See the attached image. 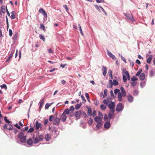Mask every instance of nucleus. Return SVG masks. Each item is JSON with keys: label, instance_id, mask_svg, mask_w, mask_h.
Masks as SVG:
<instances>
[{"label": "nucleus", "instance_id": "obj_7", "mask_svg": "<svg viewBox=\"0 0 155 155\" xmlns=\"http://www.w3.org/2000/svg\"><path fill=\"white\" fill-rule=\"evenodd\" d=\"M123 109V106L122 104L120 103H119L117 105L116 110L118 111L119 112L122 110Z\"/></svg>", "mask_w": 155, "mask_h": 155}, {"label": "nucleus", "instance_id": "obj_47", "mask_svg": "<svg viewBox=\"0 0 155 155\" xmlns=\"http://www.w3.org/2000/svg\"><path fill=\"white\" fill-rule=\"evenodd\" d=\"M141 72H142V70L141 69L139 70V71L137 72V73L136 74V75L137 76H139L140 75L141 73Z\"/></svg>", "mask_w": 155, "mask_h": 155}, {"label": "nucleus", "instance_id": "obj_33", "mask_svg": "<svg viewBox=\"0 0 155 155\" xmlns=\"http://www.w3.org/2000/svg\"><path fill=\"white\" fill-rule=\"evenodd\" d=\"M93 120L91 118H90L88 121V124L90 126H91L92 125L93 123Z\"/></svg>", "mask_w": 155, "mask_h": 155}, {"label": "nucleus", "instance_id": "obj_61", "mask_svg": "<svg viewBox=\"0 0 155 155\" xmlns=\"http://www.w3.org/2000/svg\"><path fill=\"white\" fill-rule=\"evenodd\" d=\"M85 96L87 99H88V98H89V95L87 93H85Z\"/></svg>", "mask_w": 155, "mask_h": 155}, {"label": "nucleus", "instance_id": "obj_37", "mask_svg": "<svg viewBox=\"0 0 155 155\" xmlns=\"http://www.w3.org/2000/svg\"><path fill=\"white\" fill-rule=\"evenodd\" d=\"M101 108L103 110H105L106 108V107L104 104H101L100 106Z\"/></svg>", "mask_w": 155, "mask_h": 155}, {"label": "nucleus", "instance_id": "obj_39", "mask_svg": "<svg viewBox=\"0 0 155 155\" xmlns=\"http://www.w3.org/2000/svg\"><path fill=\"white\" fill-rule=\"evenodd\" d=\"M155 72L153 71H151L150 72V77H152L154 76Z\"/></svg>", "mask_w": 155, "mask_h": 155}, {"label": "nucleus", "instance_id": "obj_62", "mask_svg": "<svg viewBox=\"0 0 155 155\" xmlns=\"http://www.w3.org/2000/svg\"><path fill=\"white\" fill-rule=\"evenodd\" d=\"M66 65V64H61L60 65L61 67H62V68H64L65 67Z\"/></svg>", "mask_w": 155, "mask_h": 155}, {"label": "nucleus", "instance_id": "obj_31", "mask_svg": "<svg viewBox=\"0 0 155 155\" xmlns=\"http://www.w3.org/2000/svg\"><path fill=\"white\" fill-rule=\"evenodd\" d=\"M112 83H113V85L115 86L117 85L118 84V81L115 80H113V82H112Z\"/></svg>", "mask_w": 155, "mask_h": 155}, {"label": "nucleus", "instance_id": "obj_27", "mask_svg": "<svg viewBox=\"0 0 155 155\" xmlns=\"http://www.w3.org/2000/svg\"><path fill=\"white\" fill-rule=\"evenodd\" d=\"M27 143L29 145H31L33 143V141L31 139L29 138L27 141Z\"/></svg>", "mask_w": 155, "mask_h": 155}, {"label": "nucleus", "instance_id": "obj_14", "mask_svg": "<svg viewBox=\"0 0 155 155\" xmlns=\"http://www.w3.org/2000/svg\"><path fill=\"white\" fill-rule=\"evenodd\" d=\"M107 54L110 57L112 58L113 60L116 59L115 57L108 50L107 51Z\"/></svg>", "mask_w": 155, "mask_h": 155}, {"label": "nucleus", "instance_id": "obj_49", "mask_svg": "<svg viewBox=\"0 0 155 155\" xmlns=\"http://www.w3.org/2000/svg\"><path fill=\"white\" fill-rule=\"evenodd\" d=\"M123 80L124 82H126L127 81V79L126 76L123 75Z\"/></svg>", "mask_w": 155, "mask_h": 155}, {"label": "nucleus", "instance_id": "obj_38", "mask_svg": "<svg viewBox=\"0 0 155 155\" xmlns=\"http://www.w3.org/2000/svg\"><path fill=\"white\" fill-rule=\"evenodd\" d=\"M0 87L2 89L4 88L5 90L7 89V86L5 84H3L2 85H1Z\"/></svg>", "mask_w": 155, "mask_h": 155}, {"label": "nucleus", "instance_id": "obj_3", "mask_svg": "<svg viewBox=\"0 0 155 155\" xmlns=\"http://www.w3.org/2000/svg\"><path fill=\"white\" fill-rule=\"evenodd\" d=\"M44 138V137L43 135H38V137H36L34 139V143H38L39 141H42Z\"/></svg>", "mask_w": 155, "mask_h": 155}, {"label": "nucleus", "instance_id": "obj_34", "mask_svg": "<svg viewBox=\"0 0 155 155\" xmlns=\"http://www.w3.org/2000/svg\"><path fill=\"white\" fill-rule=\"evenodd\" d=\"M123 71L124 72V73L127 76H128L129 75V73L128 71H126L125 69H124L123 70Z\"/></svg>", "mask_w": 155, "mask_h": 155}, {"label": "nucleus", "instance_id": "obj_51", "mask_svg": "<svg viewBox=\"0 0 155 155\" xmlns=\"http://www.w3.org/2000/svg\"><path fill=\"white\" fill-rule=\"evenodd\" d=\"M9 35L10 36H12V30L10 29L9 30Z\"/></svg>", "mask_w": 155, "mask_h": 155}, {"label": "nucleus", "instance_id": "obj_29", "mask_svg": "<svg viewBox=\"0 0 155 155\" xmlns=\"http://www.w3.org/2000/svg\"><path fill=\"white\" fill-rule=\"evenodd\" d=\"M107 89H105L104 91V94L103 96V98H104L107 97Z\"/></svg>", "mask_w": 155, "mask_h": 155}, {"label": "nucleus", "instance_id": "obj_22", "mask_svg": "<svg viewBox=\"0 0 155 155\" xmlns=\"http://www.w3.org/2000/svg\"><path fill=\"white\" fill-rule=\"evenodd\" d=\"M13 53L12 52L10 54H9V56L8 57L7 59L6 60V61H5L6 62H8L9 61V60H10L11 58H12V57L13 56Z\"/></svg>", "mask_w": 155, "mask_h": 155}, {"label": "nucleus", "instance_id": "obj_57", "mask_svg": "<svg viewBox=\"0 0 155 155\" xmlns=\"http://www.w3.org/2000/svg\"><path fill=\"white\" fill-rule=\"evenodd\" d=\"M18 37L17 35L16 34H15L13 38V39L14 40H15Z\"/></svg>", "mask_w": 155, "mask_h": 155}, {"label": "nucleus", "instance_id": "obj_58", "mask_svg": "<svg viewBox=\"0 0 155 155\" xmlns=\"http://www.w3.org/2000/svg\"><path fill=\"white\" fill-rule=\"evenodd\" d=\"M48 52L50 53H52L53 52L52 51L51 49V48L48 49Z\"/></svg>", "mask_w": 155, "mask_h": 155}, {"label": "nucleus", "instance_id": "obj_18", "mask_svg": "<svg viewBox=\"0 0 155 155\" xmlns=\"http://www.w3.org/2000/svg\"><path fill=\"white\" fill-rule=\"evenodd\" d=\"M110 123L109 122H106L104 125V127L106 129H109L110 128Z\"/></svg>", "mask_w": 155, "mask_h": 155}, {"label": "nucleus", "instance_id": "obj_19", "mask_svg": "<svg viewBox=\"0 0 155 155\" xmlns=\"http://www.w3.org/2000/svg\"><path fill=\"white\" fill-rule=\"evenodd\" d=\"M113 86L112 81L111 80H110L109 82V84L107 85V87L108 88H111Z\"/></svg>", "mask_w": 155, "mask_h": 155}, {"label": "nucleus", "instance_id": "obj_15", "mask_svg": "<svg viewBox=\"0 0 155 155\" xmlns=\"http://www.w3.org/2000/svg\"><path fill=\"white\" fill-rule=\"evenodd\" d=\"M94 119L95 121L97 123L102 122L101 118L99 117H96Z\"/></svg>", "mask_w": 155, "mask_h": 155}, {"label": "nucleus", "instance_id": "obj_56", "mask_svg": "<svg viewBox=\"0 0 155 155\" xmlns=\"http://www.w3.org/2000/svg\"><path fill=\"white\" fill-rule=\"evenodd\" d=\"M96 115V112L95 110L93 111L92 114V115L93 117H94Z\"/></svg>", "mask_w": 155, "mask_h": 155}, {"label": "nucleus", "instance_id": "obj_26", "mask_svg": "<svg viewBox=\"0 0 155 155\" xmlns=\"http://www.w3.org/2000/svg\"><path fill=\"white\" fill-rule=\"evenodd\" d=\"M102 122L97 123L96 126V127L98 128V129H99L100 128H101V126L102 125Z\"/></svg>", "mask_w": 155, "mask_h": 155}, {"label": "nucleus", "instance_id": "obj_45", "mask_svg": "<svg viewBox=\"0 0 155 155\" xmlns=\"http://www.w3.org/2000/svg\"><path fill=\"white\" fill-rule=\"evenodd\" d=\"M4 120L5 121L8 123H10L11 122V121L9 120L8 119H7V117H5Z\"/></svg>", "mask_w": 155, "mask_h": 155}, {"label": "nucleus", "instance_id": "obj_60", "mask_svg": "<svg viewBox=\"0 0 155 155\" xmlns=\"http://www.w3.org/2000/svg\"><path fill=\"white\" fill-rule=\"evenodd\" d=\"M109 75L110 76H112V71L111 70H109Z\"/></svg>", "mask_w": 155, "mask_h": 155}, {"label": "nucleus", "instance_id": "obj_54", "mask_svg": "<svg viewBox=\"0 0 155 155\" xmlns=\"http://www.w3.org/2000/svg\"><path fill=\"white\" fill-rule=\"evenodd\" d=\"M96 2L97 3L104 2V0H96Z\"/></svg>", "mask_w": 155, "mask_h": 155}, {"label": "nucleus", "instance_id": "obj_6", "mask_svg": "<svg viewBox=\"0 0 155 155\" xmlns=\"http://www.w3.org/2000/svg\"><path fill=\"white\" fill-rule=\"evenodd\" d=\"M6 124L4 125V129L6 128L9 130H11L13 128V127L11 124Z\"/></svg>", "mask_w": 155, "mask_h": 155}, {"label": "nucleus", "instance_id": "obj_43", "mask_svg": "<svg viewBox=\"0 0 155 155\" xmlns=\"http://www.w3.org/2000/svg\"><path fill=\"white\" fill-rule=\"evenodd\" d=\"M39 37L40 39L42 40L43 41H45V39L44 36L41 35H39Z\"/></svg>", "mask_w": 155, "mask_h": 155}, {"label": "nucleus", "instance_id": "obj_32", "mask_svg": "<svg viewBox=\"0 0 155 155\" xmlns=\"http://www.w3.org/2000/svg\"><path fill=\"white\" fill-rule=\"evenodd\" d=\"M2 12L3 13H5V6H2L1 8Z\"/></svg>", "mask_w": 155, "mask_h": 155}, {"label": "nucleus", "instance_id": "obj_53", "mask_svg": "<svg viewBox=\"0 0 155 155\" xmlns=\"http://www.w3.org/2000/svg\"><path fill=\"white\" fill-rule=\"evenodd\" d=\"M51 105V104H50V105L48 104V103H47V104H46L45 105V109H48V108Z\"/></svg>", "mask_w": 155, "mask_h": 155}, {"label": "nucleus", "instance_id": "obj_9", "mask_svg": "<svg viewBox=\"0 0 155 155\" xmlns=\"http://www.w3.org/2000/svg\"><path fill=\"white\" fill-rule=\"evenodd\" d=\"M60 121V119L57 117H56L54 119L53 124L55 125H58L59 124Z\"/></svg>", "mask_w": 155, "mask_h": 155}, {"label": "nucleus", "instance_id": "obj_46", "mask_svg": "<svg viewBox=\"0 0 155 155\" xmlns=\"http://www.w3.org/2000/svg\"><path fill=\"white\" fill-rule=\"evenodd\" d=\"M34 130V129L33 127H31L28 131V133H31Z\"/></svg>", "mask_w": 155, "mask_h": 155}, {"label": "nucleus", "instance_id": "obj_30", "mask_svg": "<svg viewBox=\"0 0 155 155\" xmlns=\"http://www.w3.org/2000/svg\"><path fill=\"white\" fill-rule=\"evenodd\" d=\"M78 27L79 28V29H80V31L81 34L82 36H84V33H83V32L82 31V29L81 28V26L80 25V24H78Z\"/></svg>", "mask_w": 155, "mask_h": 155}, {"label": "nucleus", "instance_id": "obj_13", "mask_svg": "<svg viewBox=\"0 0 155 155\" xmlns=\"http://www.w3.org/2000/svg\"><path fill=\"white\" fill-rule=\"evenodd\" d=\"M127 98L128 102H129L130 103L132 102L134 100L133 97L130 95H129L128 96H127Z\"/></svg>", "mask_w": 155, "mask_h": 155}, {"label": "nucleus", "instance_id": "obj_48", "mask_svg": "<svg viewBox=\"0 0 155 155\" xmlns=\"http://www.w3.org/2000/svg\"><path fill=\"white\" fill-rule=\"evenodd\" d=\"M74 107L73 106H71L70 107L69 110L70 112H73V111H74Z\"/></svg>", "mask_w": 155, "mask_h": 155}, {"label": "nucleus", "instance_id": "obj_59", "mask_svg": "<svg viewBox=\"0 0 155 155\" xmlns=\"http://www.w3.org/2000/svg\"><path fill=\"white\" fill-rule=\"evenodd\" d=\"M81 99H82L84 101V102H86V100L85 99V98H84V97L82 95L81 96Z\"/></svg>", "mask_w": 155, "mask_h": 155}, {"label": "nucleus", "instance_id": "obj_16", "mask_svg": "<svg viewBox=\"0 0 155 155\" xmlns=\"http://www.w3.org/2000/svg\"><path fill=\"white\" fill-rule=\"evenodd\" d=\"M114 110H111L109 111L108 115V117L110 118L111 119L113 116V115L114 114Z\"/></svg>", "mask_w": 155, "mask_h": 155}, {"label": "nucleus", "instance_id": "obj_5", "mask_svg": "<svg viewBox=\"0 0 155 155\" xmlns=\"http://www.w3.org/2000/svg\"><path fill=\"white\" fill-rule=\"evenodd\" d=\"M82 115V112L81 110H79L75 112V116L77 119H80L81 116Z\"/></svg>", "mask_w": 155, "mask_h": 155}, {"label": "nucleus", "instance_id": "obj_44", "mask_svg": "<svg viewBox=\"0 0 155 155\" xmlns=\"http://www.w3.org/2000/svg\"><path fill=\"white\" fill-rule=\"evenodd\" d=\"M120 90L119 89H115L114 91V93L115 94H116L117 93H119L120 92Z\"/></svg>", "mask_w": 155, "mask_h": 155}, {"label": "nucleus", "instance_id": "obj_40", "mask_svg": "<svg viewBox=\"0 0 155 155\" xmlns=\"http://www.w3.org/2000/svg\"><path fill=\"white\" fill-rule=\"evenodd\" d=\"M40 28H41L44 31H45V26L43 24H42L40 25Z\"/></svg>", "mask_w": 155, "mask_h": 155}, {"label": "nucleus", "instance_id": "obj_35", "mask_svg": "<svg viewBox=\"0 0 155 155\" xmlns=\"http://www.w3.org/2000/svg\"><path fill=\"white\" fill-rule=\"evenodd\" d=\"M81 104H77L75 106V108L76 109L78 110L81 107Z\"/></svg>", "mask_w": 155, "mask_h": 155}, {"label": "nucleus", "instance_id": "obj_11", "mask_svg": "<svg viewBox=\"0 0 155 155\" xmlns=\"http://www.w3.org/2000/svg\"><path fill=\"white\" fill-rule=\"evenodd\" d=\"M111 102V99L107 98V99L104 100L103 102L104 104L108 105Z\"/></svg>", "mask_w": 155, "mask_h": 155}, {"label": "nucleus", "instance_id": "obj_55", "mask_svg": "<svg viewBox=\"0 0 155 155\" xmlns=\"http://www.w3.org/2000/svg\"><path fill=\"white\" fill-rule=\"evenodd\" d=\"M99 7L101 9V10H102V11L106 15H107V13H106V12H105V11L104 10V9L101 6H99Z\"/></svg>", "mask_w": 155, "mask_h": 155}, {"label": "nucleus", "instance_id": "obj_41", "mask_svg": "<svg viewBox=\"0 0 155 155\" xmlns=\"http://www.w3.org/2000/svg\"><path fill=\"white\" fill-rule=\"evenodd\" d=\"M131 80L133 81H135L137 80V78L135 76H134L132 78H131Z\"/></svg>", "mask_w": 155, "mask_h": 155}, {"label": "nucleus", "instance_id": "obj_21", "mask_svg": "<svg viewBox=\"0 0 155 155\" xmlns=\"http://www.w3.org/2000/svg\"><path fill=\"white\" fill-rule=\"evenodd\" d=\"M26 137L25 136H23L21 137L20 141L22 143H25L26 141Z\"/></svg>", "mask_w": 155, "mask_h": 155}, {"label": "nucleus", "instance_id": "obj_10", "mask_svg": "<svg viewBox=\"0 0 155 155\" xmlns=\"http://www.w3.org/2000/svg\"><path fill=\"white\" fill-rule=\"evenodd\" d=\"M39 12L40 13L42 14L46 18H47L48 16L47 13L42 8H41L39 10Z\"/></svg>", "mask_w": 155, "mask_h": 155}, {"label": "nucleus", "instance_id": "obj_4", "mask_svg": "<svg viewBox=\"0 0 155 155\" xmlns=\"http://www.w3.org/2000/svg\"><path fill=\"white\" fill-rule=\"evenodd\" d=\"M124 15L130 21L132 22L135 21V19H134L131 14L127 13V14H124Z\"/></svg>", "mask_w": 155, "mask_h": 155}, {"label": "nucleus", "instance_id": "obj_36", "mask_svg": "<svg viewBox=\"0 0 155 155\" xmlns=\"http://www.w3.org/2000/svg\"><path fill=\"white\" fill-rule=\"evenodd\" d=\"M138 93V91L137 90H135L133 92V95L134 96L137 95Z\"/></svg>", "mask_w": 155, "mask_h": 155}, {"label": "nucleus", "instance_id": "obj_52", "mask_svg": "<svg viewBox=\"0 0 155 155\" xmlns=\"http://www.w3.org/2000/svg\"><path fill=\"white\" fill-rule=\"evenodd\" d=\"M107 69L106 68H105V71H104L103 72V75L104 76H105L107 73Z\"/></svg>", "mask_w": 155, "mask_h": 155}, {"label": "nucleus", "instance_id": "obj_20", "mask_svg": "<svg viewBox=\"0 0 155 155\" xmlns=\"http://www.w3.org/2000/svg\"><path fill=\"white\" fill-rule=\"evenodd\" d=\"M145 78V75L144 74L142 73L140 74V79L141 80H143Z\"/></svg>", "mask_w": 155, "mask_h": 155}, {"label": "nucleus", "instance_id": "obj_50", "mask_svg": "<svg viewBox=\"0 0 155 155\" xmlns=\"http://www.w3.org/2000/svg\"><path fill=\"white\" fill-rule=\"evenodd\" d=\"M54 118V116H53V115L50 116L49 117V120L50 121H52L53 120V118Z\"/></svg>", "mask_w": 155, "mask_h": 155}, {"label": "nucleus", "instance_id": "obj_25", "mask_svg": "<svg viewBox=\"0 0 155 155\" xmlns=\"http://www.w3.org/2000/svg\"><path fill=\"white\" fill-rule=\"evenodd\" d=\"M92 110L91 109V108H88L87 112L88 115L90 116H91L92 115Z\"/></svg>", "mask_w": 155, "mask_h": 155}, {"label": "nucleus", "instance_id": "obj_8", "mask_svg": "<svg viewBox=\"0 0 155 155\" xmlns=\"http://www.w3.org/2000/svg\"><path fill=\"white\" fill-rule=\"evenodd\" d=\"M108 106L111 110H114L115 104L114 102H111L108 105Z\"/></svg>", "mask_w": 155, "mask_h": 155}, {"label": "nucleus", "instance_id": "obj_2", "mask_svg": "<svg viewBox=\"0 0 155 155\" xmlns=\"http://www.w3.org/2000/svg\"><path fill=\"white\" fill-rule=\"evenodd\" d=\"M68 111L67 110H65L62 113V114L60 116V120L63 122H64L66 120L67 118L66 114H68Z\"/></svg>", "mask_w": 155, "mask_h": 155}, {"label": "nucleus", "instance_id": "obj_24", "mask_svg": "<svg viewBox=\"0 0 155 155\" xmlns=\"http://www.w3.org/2000/svg\"><path fill=\"white\" fill-rule=\"evenodd\" d=\"M44 98L43 99L41 100L39 102V104H40V108H41L42 107V106L44 104Z\"/></svg>", "mask_w": 155, "mask_h": 155}, {"label": "nucleus", "instance_id": "obj_23", "mask_svg": "<svg viewBox=\"0 0 155 155\" xmlns=\"http://www.w3.org/2000/svg\"><path fill=\"white\" fill-rule=\"evenodd\" d=\"M153 56L152 55H150L149 57L147 59V62L148 63H150L152 59Z\"/></svg>", "mask_w": 155, "mask_h": 155}, {"label": "nucleus", "instance_id": "obj_17", "mask_svg": "<svg viewBox=\"0 0 155 155\" xmlns=\"http://www.w3.org/2000/svg\"><path fill=\"white\" fill-rule=\"evenodd\" d=\"M65 110L68 111V114H67L69 115L71 117H73L74 116V114L72 112H70L68 109H66Z\"/></svg>", "mask_w": 155, "mask_h": 155}, {"label": "nucleus", "instance_id": "obj_12", "mask_svg": "<svg viewBox=\"0 0 155 155\" xmlns=\"http://www.w3.org/2000/svg\"><path fill=\"white\" fill-rule=\"evenodd\" d=\"M36 125H35V129L36 130H38L39 128H41L42 127L41 124L39 123L38 121H36Z\"/></svg>", "mask_w": 155, "mask_h": 155}, {"label": "nucleus", "instance_id": "obj_42", "mask_svg": "<svg viewBox=\"0 0 155 155\" xmlns=\"http://www.w3.org/2000/svg\"><path fill=\"white\" fill-rule=\"evenodd\" d=\"M131 85L132 86L134 87L137 84V82L136 81H134L131 82Z\"/></svg>", "mask_w": 155, "mask_h": 155}, {"label": "nucleus", "instance_id": "obj_28", "mask_svg": "<svg viewBox=\"0 0 155 155\" xmlns=\"http://www.w3.org/2000/svg\"><path fill=\"white\" fill-rule=\"evenodd\" d=\"M45 138L46 140L47 141L50 140V139H51V137L50 136V135L48 134H46L45 136Z\"/></svg>", "mask_w": 155, "mask_h": 155}, {"label": "nucleus", "instance_id": "obj_1", "mask_svg": "<svg viewBox=\"0 0 155 155\" xmlns=\"http://www.w3.org/2000/svg\"><path fill=\"white\" fill-rule=\"evenodd\" d=\"M121 92L120 91L118 94L117 98L119 101H121L122 100V97H125L126 95V93L124 88L121 87L120 88Z\"/></svg>", "mask_w": 155, "mask_h": 155}, {"label": "nucleus", "instance_id": "obj_64", "mask_svg": "<svg viewBox=\"0 0 155 155\" xmlns=\"http://www.w3.org/2000/svg\"><path fill=\"white\" fill-rule=\"evenodd\" d=\"M48 122V119H45L44 121L45 125H46Z\"/></svg>", "mask_w": 155, "mask_h": 155}, {"label": "nucleus", "instance_id": "obj_63", "mask_svg": "<svg viewBox=\"0 0 155 155\" xmlns=\"http://www.w3.org/2000/svg\"><path fill=\"white\" fill-rule=\"evenodd\" d=\"M136 62L137 64H140V61L138 59H137L136 60Z\"/></svg>", "mask_w": 155, "mask_h": 155}]
</instances>
